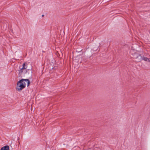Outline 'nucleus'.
<instances>
[{"instance_id":"obj_7","label":"nucleus","mask_w":150,"mask_h":150,"mask_svg":"<svg viewBox=\"0 0 150 150\" xmlns=\"http://www.w3.org/2000/svg\"><path fill=\"white\" fill-rule=\"evenodd\" d=\"M147 61L150 62V59L148 58V60H147Z\"/></svg>"},{"instance_id":"obj_1","label":"nucleus","mask_w":150,"mask_h":150,"mask_svg":"<svg viewBox=\"0 0 150 150\" xmlns=\"http://www.w3.org/2000/svg\"><path fill=\"white\" fill-rule=\"evenodd\" d=\"M21 81H18L17 83L16 89L18 91H21L25 87L23 85V83L21 82Z\"/></svg>"},{"instance_id":"obj_6","label":"nucleus","mask_w":150,"mask_h":150,"mask_svg":"<svg viewBox=\"0 0 150 150\" xmlns=\"http://www.w3.org/2000/svg\"><path fill=\"white\" fill-rule=\"evenodd\" d=\"M142 59H143V60L147 61V60H148V58L146 57H144L142 58Z\"/></svg>"},{"instance_id":"obj_3","label":"nucleus","mask_w":150,"mask_h":150,"mask_svg":"<svg viewBox=\"0 0 150 150\" xmlns=\"http://www.w3.org/2000/svg\"><path fill=\"white\" fill-rule=\"evenodd\" d=\"M134 58L136 59V61L137 62H140L142 59V56L139 54H136L134 56Z\"/></svg>"},{"instance_id":"obj_5","label":"nucleus","mask_w":150,"mask_h":150,"mask_svg":"<svg viewBox=\"0 0 150 150\" xmlns=\"http://www.w3.org/2000/svg\"><path fill=\"white\" fill-rule=\"evenodd\" d=\"M1 150H9V148L8 146H5L2 147Z\"/></svg>"},{"instance_id":"obj_2","label":"nucleus","mask_w":150,"mask_h":150,"mask_svg":"<svg viewBox=\"0 0 150 150\" xmlns=\"http://www.w3.org/2000/svg\"><path fill=\"white\" fill-rule=\"evenodd\" d=\"M20 81H21V82L22 83H23V85L25 87L26 85L28 86L30 85V81L28 79H23L20 80Z\"/></svg>"},{"instance_id":"obj_4","label":"nucleus","mask_w":150,"mask_h":150,"mask_svg":"<svg viewBox=\"0 0 150 150\" xmlns=\"http://www.w3.org/2000/svg\"><path fill=\"white\" fill-rule=\"evenodd\" d=\"M25 63H24L23 64V67L21 69V70L20 71V73H21L23 71V70L24 69H26V67H25Z\"/></svg>"},{"instance_id":"obj_8","label":"nucleus","mask_w":150,"mask_h":150,"mask_svg":"<svg viewBox=\"0 0 150 150\" xmlns=\"http://www.w3.org/2000/svg\"><path fill=\"white\" fill-rule=\"evenodd\" d=\"M44 16V15H42V17H43Z\"/></svg>"}]
</instances>
